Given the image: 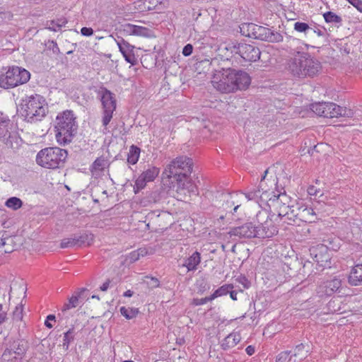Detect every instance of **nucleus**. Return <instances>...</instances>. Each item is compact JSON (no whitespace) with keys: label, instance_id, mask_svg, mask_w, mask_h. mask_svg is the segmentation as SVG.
<instances>
[{"label":"nucleus","instance_id":"f257e3e1","mask_svg":"<svg viewBox=\"0 0 362 362\" xmlns=\"http://www.w3.org/2000/svg\"><path fill=\"white\" fill-rule=\"evenodd\" d=\"M192 168V158L185 156H178L166 165L163 172V178H173L176 181L177 192L183 189L194 192L195 187L192 185L190 178Z\"/></svg>","mask_w":362,"mask_h":362},{"label":"nucleus","instance_id":"f03ea898","mask_svg":"<svg viewBox=\"0 0 362 362\" xmlns=\"http://www.w3.org/2000/svg\"><path fill=\"white\" fill-rule=\"evenodd\" d=\"M251 82L249 74L230 68L216 71L211 80L213 86L221 93H231L247 88Z\"/></svg>","mask_w":362,"mask_h":362},{"label":"nucleus","instance_id":"7ed1b4c3","mask_svg":"<svg viewBox=\"0 0 362 362\" xmlns=\"http://www.w3.org/2000/svg\"><path fill=\"white\" fill-rule=\"evenodd\" d=\"M321 63L308 52H297V55L288 59L286 69L294 77H313L321 69Z\"/></svg>","mask_w":362,"mask_h":362},{"label":"nucleus","instance_id":"20e7f679","mask_svg":"<svg viewBox=\"0 0 362 362\" xmlns=\"http://www.w3.org/2000/svg\"><path fill=\"white\" fill-rule=\"evenodd\" d=\"M21 114L30 123L41 121L48 112L44 97L39 94L26 95L21 103Z\"/></svg>","mask_w":362,"mask_h":362},{"label":"nucleus","instance_id":"39448f33","mask_svg":"<svg viewBox=\"0 0 362 362\" xmlns=\"http://www.w3.org/2000/svg\"><path fill=\"white\" fill-rule=\"evenodd\" d=\"M72 110H65L56 118V139L60 145L69 144L76 134L78 124Z\"/></svg>","mask_w":362,"mask_h":362},{"label":"nucleus","instance_id":"423d86ee","mask_svg":"<svg viewBox=\"0 0 362 362\" xmlns=\"http://www.w3.org/2000/svg\"><path fill=\"white\" fill-rule=\"evenodd\" d=\"M68 152L59 147H47L40 150L36 156V163L47 169H57L64 165Z\"/></svg>","mask_w":362,"mask_h":362},{"label":"nucleus","instance_id":"0eeeda50","mask_svg":"<svg viewBox=\"0 0 362 362\" xmlns=\"http://www.w3.org/2000/svg\"><path fill=\"white\" fill-rule=\"evenodd\" d=\"M246 197L247 200H252L257 202H267L269 200L272 202V204L275 206L278 210L280 209L281 206L284 205V203H286V205H289V197L285 193H280L276 195L274 192H268L263 187L262 181L257 189L248 192L246 194Z\"/></svg>","mask_w":362,"mask_h":362},{"label":"nucleus","instance_id":"6e6552de","mask_svg":"<svg viewBox=\"0 0 362 362\" xmlns=\"http://www.w3.org/2000/svg\"><path fill=\"white\" fill-rule=\"evenodd\" d=\"M30 78L28 71L25 69L13 66L0 76V86L5 89L14 88L21 84L27 83Z\"/></svg>","mask_w":362,"mask_h":362},{"label":"nucleus","instance_id":"1a4fd4ad","mask_svg":"<svg viewBox=\"0 0 362 362\" xmlns=\"http://www.w3.org/2000/svg\"><path fill=\"white\" fill-rule=\"evenodd\" d=\"M310 109L317 115L327 118L351 117V110L330 102L313 103Z\"/></svg>","mask_w":362,"mask_h":362},{"label":"nucleus","instance_id":"9d476101","mask_svg":"<svg viewBox=\"0 0 362 362\" xmlns=\"http://www.w3.org/2000/svg\"><path fill=\"white\" fill-rule=\"evenodd\" d=\"M98 96L100 98L103 107V125L107 127L117 107L115 95L106 88L101 87L98 91Z\"/></svg>","mask_w":362,"mask_h":362},{"label":"nucleus","instance_id":"9b49d317","mask_svg":"<svg viewBox=\"0 0 362 362\" xmlns=\"http://www.w3.org/2000/svg\"><path fill=\"white\" fill-rule=\"evenodd\" d=\"M273 217L274 215L269 217L265 211H259L257 214L256 218L258 222L255 228L257 238H270L277 235L279 230L274 223Z\"/></svg>","mask_w":362,"mask_h":362},{"label":"nucleus","instance_id":"f8f14e48","mask_svg":"<svg viewBox=\"0 0 362 362\" xmlns=\"http://www.w3.org/2000/svg\"><path fill=\"white\" fill-rule=\"evenodd\" d=\"M230 49L232 52L240 55L245 61L256 62L260 58L261 52L259 49L254 45L243 42H232L230 45L222 47L221 52L224 49Z\"/></svg>","mask_w":362,"mask_h":362},{"label":"nucleus","instance_id":"ddd939ff","mask_svg":"<svg viewBox=\"0 0 362 362\" xmlns=\"http://www.w3.org/2000/svg\"><path fill=\"white\" fill-rule=\"evenodd\" d=\"M26 351L25 344L22 340L9 341L1 355V362H22Z\"/></svg>","mask_w":362,"mask_h":362},{"label":"nucleus","instance_id":"4468645a","mask_svg":"<svg viewBox=\"0 0 362 362\" xmlns=\"http://www.w3.org/2000/svg\"><path fill=\"white\" fill-rule=\"evenodd\" d=\"M250 37L255 39L268 41L271 42H279L283 40V36L279 33H274L271 29L250 23L247 25Z\"/></svg>","mask_w":362,"mask_h":362},{"label":"nucleus","instance_id":"2eb2a0df","mask_svg":"<svg viewBox=\"0 0 362 362\" xmlns=\"http://www.w3.org/2000/svg\"><path fill=\"white\" fill-rule=\"evenodd\" d=\"M160 169L157 167L152 166L144 171L135 180L134 185V191L136 194L143 189L147 182H152L158 175Z\"/></svg>","mask_w":362,"mask_h":362},{"label":"nucleus","instance_id":"dca6fc26","mask_svg":"<svg viewBox=\"0 0 362 362\" xmlns=\"http://www.w3.org/2000/svg\"><path fill=\"white\" fill-rule=\"evenodd\" d=\"M341 286L339 278L334 277L322 281L317 288V293L320 297L330 296L337 291Z\"/></svg>","mask_w":362,"mask_h":362},{"label":"nucleus","instance_id":"f3484780","mask_svg":"<svg viewBox=\"0 0 362 362\" xmlns=\"http://www.w3.org/2000/svg\"><path fill=\"white\" fill-rule=\"evenodd\" d=\"M256 224L252 222H247L242 226L232 228L228 234L230 237L236 236L239 238H256Z\"/></svg>","mask_w":362,"mask_h":362},{"label":"nucleus","instance_id":"a211bd4d","mask_svg":"<svg viewBox=\"0 0 362 362\" xmlns=\"http://www.w3.org/2000/svg\"><path fill=\"white\" fill-rule=\"evenodd\" d=\"M277 218H279L284 223L293 225L298 219V209H295L293 206L286 205V203H284V205L281 206L278 210Z\"/></svg>","mask_w":362,"mask_h":362},{"label":"nucleus","instance_id":"6ab92c4d","mask_svg":"<svg viewBox=\"0 0 362 362\" xmlns=\"http://www.w3.org/2000/svg\"><path fill=\"white\" fill-rule=\"evenodd\" d=\"M117 45L124 59L132 65L137 63V59L134 53V46L130 45L123 38L117 40Z\"/></svg>","mask_w":362,"mask_h":362},{"label":"nucleus","instance_id":"aec40b11","mask_svg":"<svg viewBox=\"0 0 362 362\" xmlns=\"http://www.w3.org/2000/svg\"><path fill=\"white\" fill-rule=\"evenodd\" d=\"M298 219L305 223L315 222L317 218L314 209L305 205L297 207Z\"/></svg>","mask_w":362,"mask_h":362},{"label":"nucleus","instance_id":"412c9836","mask_svg":"<svg viewBox=\"0 0 362 362\" xmlns=\"http://www.w3.org/2000/svg\"><path fill=\"white\" fill-rule=\"evenodd\" d=\"M247 193L243 194V193H233L230 196V199L227 200L225 205L226 209H228V208H231L233 206V210L230 211V212L234 214L239 206L242 204L240 200L244 199L245 198L247 199L246 197V194Z\"/></svg>","mask_w":362,"mask_h":362},{"label":"nucleus","instance_id":"4be33fe9","mask_svg":"<svg viewBox=\"0 0 362 362\" xmlns=\"http://www.w3.org/2000/svg\"><path fill=\"white\" fill-rule=\"evenodd\" d=\"M1 141H2L8 148L17 149L21 146V139L18 132L15 131H10L7 136L2 139Z\"/></svg>","mask_w":362,"mask_h":362},{"label":"nucleus","instance_id":"5701e85b","mask_svg":"<svg viewBox=\"0 0 362 362\" xmlns=\"http://www.w3.org/2000/svg\"><path fill=\"white\" fill-rule=\"evenodd\" d=\"M240 339L241 337L238 332H232L223 339L221 346L223 350H229L235 346Z\"/></svg>","mask_w":362,"mask_h":362},{"label":"nucleus","instance_id":"b1692460","mask_svg":"<svg viewBox=\"0 0 362 362\" xmlns=\"http://www.w3.org/2000/svg\"><path fill=\"white\" fill-rule=\"evenodd\" d=\"M108 166V160L103 157L97 158L90 167L93 175H100L102 172Z\"/></svg>","mask_w":362,"mask_h":362},{"label":"nucleus","instance_id":"393cba45","mask_svg":"<svg viewBox=\"0 0 362 362\" xmlns=\"http://www.w3.org/2000/svg\"><path fill=\"white\" fill-rule=\"evenodd\" d=\"M349 283L352 286L362 284V264H356L353 267L349 276Z\"/></svg>","mask_w":362,"mask_h":362},{"label":"nucleus","instance_id":"a878e982","mask_svg":"<svg viewBox=\"0 0 362 362\" xmlns=\"http://www.w3.org/2000/svg\"><path fill=\"white\" fill-rule=\"evenodd\" d=\"M15 247L12 237H0V253H11L15 250Z\"/></svg>","mask_w":362,"mask_h":362},{"label":"nucleus","instance_id":"bb28decb","mask_svg":"<svg viewBox=\"0 0 362 362\" xmlns=\"http://www.w3.org/2000/svg\"><path fill=\"white\" fill-rule=\"evenodd\" d=\"M200 253L197 251H195L189 257L185 260L183 266L187 267L188 271H194L197 269V267L200 263Z\"/></svg>","mask_w":362,"mask_h":362},{"label":"nucleus","instance_id":"cd10ccee","mask_svg":"<svg viewBox=\"0 0 362 362\" xmlns=\"http://www.w3.org/2000/svg\"><path fill=\"white\" fill-rule=\"evenodd\" d=\"M68 23L66 18L62 17L56 20L47 21L45 24V28L57 32L62 27H64Z\"/></svg>","mask_w":362,"mask_h":362},{"label":"nucleus","instance_id":"c85d7f7f","mask_svg":"<svg viewBox=\"0 0 362 362\" xmlns=\"http://www.w3.org/2000/svg\"><path fill=\"white\" fill-rule=\"evenodd\" d=\"M76 245L78 247L82 246H88L90 245L93 240V236L91 233H83L80 235H74Z\"/></svg>","mask_w":362,"mask_h":362},{"label":"nucleus","instance_id":"c756f323","mask_svg":"<svg viewBox=\"0 0 362 362\" xmlns=\"http://www.w3.org/2000/svg\"><path fill=\"white\" fill-rule=\"evenodd\" d=\"M11 129V124L9 118L7 116L0 117V141L7 136Z\"/></svg>","mask_w":362,"mask_h":362},{"label":"nucleus","instance_id":"7c9ffc66","mask_svg":"<svg viewBox=\"0 0 362 362\" xmlns=\"http://www.w3.org/2000/svg\"><path fill=\"white\" fill-rule=\"evenodd\" d=\"M141 149L136 146L132 145L127 155V162L129 164H136L139 158Z\"/></svg>","mask_w":362,"mask_h":362},{"label":"nucleus","instance_id":"2f4dec72","mask_svg":"<svg viewBox=\"0 0 362 362\" xmlns=\"http://www.w3.org/2000/svg\"><path fill=\"white\" fill-rule=\"evenodd\" d=\"M146 255L147 250L146 248H139L136 250L131 252L127 256V260H128L130 263H134L139 260L141 257H144Z\"/></svg>","mask_w":362,"mask_h":362},{"label":"nucleus","instance_id":"473e14b6","mask_svg":"<svg viewBox=\"0 0 362 362\" xmlns=\"http://www.w3.org/2000/svg\"><path fill=\"white\" fill-rule=\"evenodd\" d=\"M145 4H148V10H160L165 7L168 4L166 0H145Z\"/></svg>","mask_w":362,"mask_h":362},{"label":"nucleus","instance_id":"72a5a7b5","mask_svg":"<svg viewBox=\"0 0 362 362\" xmlns=\"http://www.w3.org/2000/svg\"><path fill=\"white\" fill-rule=\"evenodd\" d=\"M120 313L126 319L131 320L136 317L139 313V310L134 308H126L122 306L119 309Z\"/></svg>","mask_w":362,"mask_h":362},{"label":"nucleus","instance_id":"f704fd0d","mask_svg":"<svg viewBox=\"0 0 362 362\" xmlns=\"http://www.w3.org/2000/svg\"><path fill=\"white\" fill-rule=\"evenodd\" d=\"M233 288V284H224L216 289L211 296L214 300L215 298L226 295L229 293L230 290Z\"/></svg>","mask_w":362,"mask_h":362},{"label":"nucleus","instance_id":"c9c22d12","mask_svg":"<svg viewBox=\"0 0 362 362\" xmlns=\"http://www.w3.org/2000/svg\"><path fill=\"white\" fill-rule=\"evenodd\" d=\"M75 330L72 327L64 334L63 347L65 350H68L69 344L74 340Z\"/></svg>","mask_w":362,"mask_h":362},{"label":"nucleus","instance_id":"e433bc0d","mask_svg":"<svg viewBox=\"0 0 362 362\" xmlns=\"http://www.w3.org/2000/svg\"><path fill=\"white\" fill-rule=\"evenodd\" d=\"M85 291V289H83L81 290V291L76 296H72L68 303H65L63 308H62V310L63 311H65V310H70L71 308H76L78 305V303H79V300H78V298L81 294L82 292H83Z\"/></svg>","mask_w":362,"mask_h":362},{"label":"nucleus","instance_id":"4c0bfd02","mask_svg":"<svg viewBox=\"0 0 362 362\" xmlns=\"http://www.w3.org/2000/svg\"><path fill=\"white\" fill-rule=\"evenodd\" d=\"M323 17L326 23H341L342 18L332 11H327L323 14Z\"/></svg>","mask_w":362,"mask_h":362},{"label":"nucleus","instance_id":"58836bf2","mask_svg":"<svg viewBox=\"0 0 362 362\" xmlns=\"http://www.w3.org/2000/svg\"><path fill=\"white\" fill-rule=\"evenodd\" d=\"M23 205L22 201L16 197H11L6 202V206L14 210L20 209Z\"/></svg>","mask_w":362,"mask_h":362},{"label":"nucleus","instance_id":"ea45409f","mask_svg":"<svg viewBox=\"0 0 362 362\" xmlns=\"http://www.w3.org/2000/svg\"><path fill=\"white\" fill-rule=\"evenodd\" d=\"M291 351H282L278 354L276 362H291L293 356H296V353L293 356L290 355Z\"/></svg>","mask_w":362,"mask_h":362},{"label":"nucleus","instance_id":"a19ab883","mask_svg":"<svg viewBox=\"0 0 362 362\" xmlns=\"http://www.w3.org/2000/svg\"><path fill=\"white\" fill-rule=\"evenodd\" d=\"M150 30L146 27L134 25V35L148 37L149 36Z\"/></svg>","mask_w":362,"mask_h":362},{"label":"nucleus","instance_id":"79ce46f5","mask_svg":"<svg viewBox=\"0 0 362 362\" xmlns=\"http://www.w3.org/2000/svg\"><path fill=\"white\" fill-rule=\"evenodd\" d=\"M76 246L74 235L71 238H64L60 243L61 248H68Z\"/></svg>","mask_w":362,"mask_h":362},{"label":"nucleus","instance_id":"37998d69","mask_svg":"<svg viewBox=\"0 0 362 362\" xmlns=\"http://www.w3.org/2000/svg\"><path fill=\"white\" fill-rule=\"evenodd\" d=\"M293 28L297 32L304 33H306L310 29L308 23L299 21L294 23Z\"/></svg>","mask_w":362,"mask_h":362},{"label":"nucleus","instance_id":"c03bdc74","mask_svg":"<svg viewBox=\"0 0 362 362\" xmlns=\"http://www.w3.org/2000/svg\"><path fill=\"white\" fill-rule=\"evenodd\" d=\"M231 43L230 44H223V45H221L218 51V53H219V55L221 56L223 58H225L226 60L229 59L230 57H231L233 54H235V52H232L230 49H224V51L223 52H221V49L222 47H227V46H229L230 45Z\"/></svg>","mask_w":362,"mask_h":362},{"label":"nucleus","instance_id":"a18cd8bd","mask_svg":"<svg viewBox=\"0 0 362 362\" xmlns=\"http://www.w3.org/2000/svg\"><path fill=\"white\" fill-rule=\"evenodd\" d=\"M45 47L47 49L52 50L54 54H58L60 52L57 43L54 40H48L46 42Z\"/></svg>","mask_w":362,"mask_h":362},{"label":"nucleus","instance_id":"49530a36","mask_svg":"<svg viewBox=\"0 0 362 362\" xmlns=\"http://www.w3.org/2000/svg\"><path fill=\"white\" fill-rule=\"evenodd\" d=\"M13 317L15 320H21L23 318V305H18L16 307L13 313Z\"/></svg>","mask_w":362,"mask_h":362},{"label":"nucleus","instance_id":"de8ad7c7","mask_svg":"<svg viewBox=\"0 0 362 362\" xmlns=\"http://www.w3.org/2000/svg\"><path fill=\"white\" fill-rule=\"evenodd\" d=\"M211 300H213V298H212L211 296H209L202 298H194L192 300V304L197 306V305H204V304L206 303L207 302L211 301Z\"/></svg>","mask_w":362,"mask_h":362},{"label":"nucleus","instance_id":"09e8293b","mask_svg":"<svg viewBox=\"0 0 362 362\" xmlns=\"http://www.w3.org/2000/svg\"><path fill=\"white\" fill-rule=\"evenodd\" d=\"M146 278L150 279L149 281H146L149 288L153 289L160 286V282L157 278L149 276H146Z\"/></svg>","mask_w":362,"mask_h":362},{"label":"nucleus","instance_id":"8fccbe9b","mask_svg":"<svg viewBox=\"0 0 362 362\" xmlns=\"http://www.w3.org/2000/svg\"><path fill=\"white\" fill-rule=\"evenodd\" d=\"M236 281L241 284L244 288H248L250 286V281L245 276H240L236 279Z\"/></svg>","mask_w":362,"mask_h":362},{"label":"nucleus","instance_id":"3c124183","mask_svg":"<svg viewBox=\"0 0 362 362\" xmlns=\"http://www.w3.org/2000/svg\"><path fill=\"white\" fill-rule=\"evenodd\" d=\"M354 7H355L359 12L362 13V1L361 0H346Z\"/></svg>","mask_w":362,"mask_h":362},{"label":"nucleus","instance_id":"603ef678","mask_svg":"<svg viewBox=\"0 0 362 362\" xmlns=\"http://www.w3.org/2000/svg\"><path fill=\"white\" fill-rule=\"evenodd\" d=\"M193 47L191 44L186 45L182 49V54L185 57L191 55L192 53Z\"/></svg>","mask_w":362,"mask_h":362},{"label":"nucleus","instance_id":"864d4df0","mask_svg":"<svg viewBox=\"0 0 362 362\" xmlns=\"http://www.w3.org/2000/svg\"><path fill=\"white\" fill-rule=\"evenodd\" d=\"M81 33L83 36L89 37L93 35V30L91 28L83 27L81 30Z\"/></svg>","mask_w":362,"mask_h":362},{"label":"nucleus","instance_id":"5fc2aeb1","mask_svg":"<svg viewBox=\"0 0 362 362\" xmlns=\"http://www.w3.org/2000/svg\"><path fill=\"white\" fill-rule=\"evenodd\" d=\"M134 25L133 24H131V23H127L125 25H124V31L129 34V35H134Z\"/></svg>","mask_w":362,"mask_h":362},{"label":"nucleus","instance_id":"6e6d98bb","mask_svg":"<svg viewBox=\"0 0 362 362\" xmlns=\"http://www.w3.org/2000/svg\"><path fill=\"white\" fill-rule=\"evenodd\" d=\"M339 242V240L338 238H334L332 241H329V245H326L327 248L329 247L334 250H337L339 248V243L335 244L334 242Z\"/></svg>","mask_w":362,"mask_h":362},{"label":"nucleus","instance_id":"4d7b16f0","mask_svg":"<svg viewBox=\"0 0 362 362\" xmlns=\"http://www.w3.org/2000/svg\"><path fill=\"white\" fill-rule=\"evenodd\" d=\"M49 320H55V316L54 315H49L47 317V320L45 322V325L48 328H52L53 327L52 324L49 322Z\"/></svg>","mask_w":362,"mask_h":362},{"label":"nucleus","instance_id":"13d9d810","mask_svg":"<svg viewBox=\"0 0 362 362\" xmlns=\"http://www.w3.org/2000/svg\"><path fill=\"white\" fill-rule=\"evenodd\" d=\"M316 250H317L316 248H313L310 250L311 255H314V259H313L314 261L317 263H320V262H323L322 259H320V257H319V255L315 253Z\"/></svg>","mask_w":362,"mask_h":362},{"label":"nucleus","instance_id":"bf43d9fd","mask_svg":"<svg viewBox=\"0 0 362 362\" xmlns=\"http://www.w3.org/2000/svg\"><path fill=\"white\" fill-rule=\"evenodd\" d=\"M245 351L249 356H252L255 352V346L250 345L246 348Z\"/></svg>","mask_w":362,"mask_h":362},{"label":"nucleus","instance_id":"052dcab7","mask_svg":"<svg viewBox=\"0 0 362 362\" xmlns=\"http://www.w3.org/2000/svg\"><path fill=\"white\" fill-rule=\"evenodd\" d=\"M110 279H107L101 286H100V290L102 291H106L109 286H110Z\"/></svg>","mask_w":362,"mask_h":362},{"label":"nucleus","instance_id":"680f3d73","mask_svg":"<svg viewBox=\"0 0 362 362\" xmlns=\"http://www.w3.org/2000/svg\"><path fill=\"white\" fill-rule=\"evenodd\" d=\"M7 320L6 312L0 313V325L3 324Z\"/></svg>","mask_w":362,"mask_h":362},{"label":"nucleus","instance_id":"e2e57ef3","mask_svg":"<svg viewBox=\"0 0 362 362\" xmlns=\"http://www.w3.org/2000/svg\"><path fill=\"white\" fill-rule=\"evenodd\" d=\"M228 293H230V296L231 299H233V300H237V292L236 291L230 290Z\"/></svg>","mask_w":362,"mask_h":362},{"label":"nucleus","instance_id":"0e129e2a","mask_svg":"<svg viewBox=\"0 0 362 362\" xmlns=\"http://www.w3.org/2000/svg\"><path fill=\"white\" fill-rule=\"evenodd\" d=\"M133 291L131 290H127L124 293V296L125 297H132L133 296Z\"/></svg>","mask_w":362,"mask_h":362},{"label":"nucleus","instance_id":"69168bd1","mask_svg":"<svg viewBox=\"0 0 362 362\" xmlns=\"http://www.w3.org/2000/svg\"><path fill=\"white\" fill-rule=\"evenodd\" d=\"M308 192L311 195L316 194V191L315 190V188L313 186L308 188Z\"/></svg>","mask_w":362,"mask_h":362},{"label":"nucleus","instance_id":"338daca9","mask_svg":"<svg viewBox=\"0 0 362 362\" xmlns=\"http://www.w3.org/2000/svg\"><path fill=\"white\" fill-rule=\"evenodd\" d=\"M313 31L318 36H323L324 35V33L321 30H320V29H315Z\"/></svg>","mask_w":362,"mask_h":362},{"label":"nucleus","instance_id":"774afa93","mask_svg":"<svg viewBox=\"0 0 362 362\" xmlns=\"http://www.w3.org/2000/svg\"><path fill=\"white\" fill-rule=\"evenodd\" d=\"M304 348V345L303 344H300L296 346V350H302Z\"/></svg>","mask_w":362,"mask_h":362}]
</instances>
